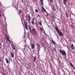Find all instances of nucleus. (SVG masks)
<instances>
[{"label":"nucleus","mask_w":75,"mask_h":75,"mask_svg":"<svg viewBox=\"0 0 75 75\" xmlns=\"http://www.w3.org/2000/svg\"><path fill=\"white\" fill-rule=\"evenodd\" d=\"M59 51L62 55H64V56L66 57L67 54H66V52H65V51L64 50H62L61 49H60Z\"/></svg>","instance_id":"obj_1"},{"label":"nucleus","mask_w":75,"mask_h":75,"mask_svg":"<svg viewBox=\"0 0 75 75\" xmlns=\"http://www.w3.org/2000/svg\"><path fill=\"white\" fill-rule=\"evenodd\" d=\"M11 54V56L12 58H14V54L13 53V52H12L11 51L10 52Z\"/></svg>","instance_id":"obj_2"},{"label":"nucleus","mask_w":75,"mask_h":75,"mask_svg":"<svg viewBox=\"0 0 75 75\" xmlns=\"http://www.w3.org/2000/svg\"><path fill=\"white\" fill-rule=\"evenodd\" d=\"M28 22L29 23H30V20H31V18L30 17V16L29 14H28Z\"/></svg>","instance_id":"obj_3"},{"label":"nucleus","mask_w":75,"mask_h":75,"mask_svg":"<svg viewBox=\"0 0 75 75\" xmlns=\"http://www.w3.org/2000/svg\"><path fill=\"white\" fill-rule=\"evenodd\" d=\"M36 45L38 47V51H40V48H41V47H40V45L39 43H36Z\"/></svg>","instance_id":"obj_4"},{"label":"nucleus","mask_w":75,"mask_h":75,"mask_svg":"<svg viewBox=\"0 0 75 75\" xmlns=\"http://www.w3.org/2000/svg\"><path fill=\"white\" fill-rule=\"evenodd\" d=\"M58 33L59 34V35L60 36H63V35H64L63 33L62 32H61V31H59V32Z\"/></svg>","instance_id":"obj_5"},{"label":"nucleus","mask_w":75,"mask_h":75,"mask_svg":"<svg viewBox=\"0 0 75 75\" xmlns=\"http://www.w3.org/2000/svg\"><path fill=\"white\" fill-rule=\"evenodd\" d=\"M72 50H75V47H74V44L72 43L70 46Z\"/></svg>","instance_id":"obj_6"},{"label":"nucleus","mask_w":75,"mask_h":75,"mask_svg":"<svg viewBox=\"0 0 75 75\" xmlns=\"http://www.w3.org/2000/svg\"><path fill=\"white\" fill-rule=\"evenodd\" d=\"M31 47L32 49H34V48H35V45H34V43H33L32 45H31V43L30 44Z\"/></svg>","instance_id":"obj_7"},{"label":"nucleus","mask_w":75,"mask_h":75,"mask_svg":"<svg viewBox=\"0 0 75 75\" xmlns=\"http://www.w3.org/2000/svg\"><path fill=\"white\" fill-rule=\"evenodd\" d=\"M28 67L29 68H31V63L30 62H28Z\"/></svg>","instance_id":"obj_8"},{"label":"nucleus","mask_w":75,"mask_h":75,"mask_svg":"<svg viewBox=\"0 0 75 75\" xmlns=\"http://www.w3.org/2000/svg\"><path fill=\"white\" fill-rule=\"evenodd\" d=\"M63 3L65 5L66 4V3L67 2V0H63Z\"/></svg>","instance_id":"obj_9"},{"label":"nucleus","mask_w":75,"mask_h":75,"mask_svg":"<svg viewBox=\"0 0 75 75\" xmlns=\"http://www.w3.org/2000/svg\"><path fill=\"white\" fill-rule=\"evenodd\" d=\"M55 29L57 31V32L58 33L59 32V31H60V30H59V29H58V28H57V27L56 28H55Z\"/></svg>","instance_id":"obj_10"},{"label":"nucleus","mask_w":75,"mask_h":75,"mask_svg":"<svg viewBox=\"0 0 75 75\" xmlns=\"http://www.w3.org/2000/svg\"><path fill=\"white\" fill-rule=\"evenodd\" d=\"M27 23L26 22L25 23V27L26 28V30H27Z\"/></svg>","instance_id":"obj_11"},{"label":"nucleus","mask_w":75,"mask_h":75,"mask_svg":"<svg viewBox=\"0 0 75 75\" xmlns=\"http://www.w3.org/2000/svg\"><path fill=\"white\" fill-rule=\"evenodd\" d=\"M6 38L7 40L8 41H9V42H10V40L8 38V37L7 36V35H6Z\"/></svg>","instance_id":"obj_12"},{"label":"nucleus","mask_w":75,"mask_h":75,"mask_svg":"<svg viewBox=\"0 0 75 75\" xmlns=\"http://www.w3.org/2000/svg\"><path fill=\"white\" fill-rule=\"evenodd\" d=\"M36 56H35L33 57V62H35L36 61Z\"/></svg>","instance_id":"obj_13"},{"label":"nucleus","mask_w":75,"mask_h":75,"mask_svg":"<svg viewBox=\"0 0 75 75\" xmlns=\"http://www.w3.org/2000/svg\"><path fill=\"white\" fill-rule=\"evenodd\" d=\"M5 60L6 61V62L7 64H8L9 62H8V59H7V58H5Z\"/></svg>","instance_id":"obj_14"},{"label":"nucleus","mask_w":75,"mask_h":75,"mask_svg":"<svg viewBox=\"0 0 75 75\" xmlns=\"http://www.w3.org/2000/svg\"><path fill=\"white\" fill-rule=\"evenodd\" d=\"M31 23L32 24H33V25H34V24L35 23H34V20H31Z\"/></svg>","instance_id":"obj_15"},{"label":"nucleus","mask_w":75,"mask_h":75,"mask_svg":"<svg viewBox=\"0 0 75 75\" xmlns=\"http://www.w3.org/2000/svg\"><path fill=\"white\" fill-rule=\"evenodd\" d=\"M52 41L53 43V44H54V45H56L57 44H56V43H55V41H53V40H52Z\"/></svg>","instance_id":"obj_16"},{"label":"nucleus","mask_w":75,"mask_h":75,"mask_svg":"<svg viewBox=\"0 0 75 75\" xmlns=\"http://www.w3.org/2000/svg\"><path fill=\"white\" fill-rule=\"evenodd\" d=\"M66 15L67 18H69V16H68V14L67 13V12H66Z\"/></svg>","instance_id":"obj_17"},{"label":"nucleus","mask_w":75,"mask_h":75,"mask_svg":"<svg viewBox=\"0 0 75 75\" xmlns=\"http://www.w3.org/2000/svg\"><path fill=\"white\" fill-rule=\"evenodd\" d=\"M42 10H43L44 12H46V10H45V8H44V7H42Z\"/></svg>","instance_id":"obj_18"},{"label":"nucleus","mask_w":75,"mask_h":75,"mask_svg":"<svg viewBox=\"0 0 75 75\" xmlns=\"http://www.w3.org/2000/svg\"><path fill=\"white\" fill-rule=\"evenodd\" d=\"M70 64V65H71V67H72V68H74V66L71 63Z\"/></svg>","instance_id":"obj_19"},{"label":"nucleus","mask_w":75,"mask_h":75,"mask_svg":"<svg viewBox=\"0 0 75 75\" xmlns=\"http://www.w3.org/2000/svg\"><path fill=\"white\" fill-rule=\"evenodd\" d=\"M39 24L40 25H42V23H41V21H40L39 22Z\"/></svg>","instance_id":"obj_20"},{"label":"nucleus","mask_w":75,"mask_h":75,"mask_svg":"<svg viewBox=\"0 0 75 75\" xmlns=\"http://www.w3.org/2000/svg\"><path fill=\"white\" fill-rule=\"evenodd\" d=\"M40 30H41V31H44V29L41 27H40Z\"/></svg>","instance_id":"obj_21"},{"label":"nucleus","mask_w":75,"mask_h":75,"mask_svg":"<svg viewBox=\"0 0 75 75\" xmlns=\"http://www.w3.org/2000/svg\"><path fill=\"white\" fill-rule=\"evenodd\" d=\"M42 5H43V0H40Z\"/></svg>","instance_id":"obj_22"},{"label":"nucleus","mask_w":75,"mask_h":75,"mask_svg":"<svg viewBox=\"0 0 75 75\" xmlns=\"http://www.w3.org/2000/svg\"><path fill=\"white\" fill-rule=\"evenodd\" d=\"M53 49L54 51H56V48L55 47L53 48Z\"/></svg>","instance_id":"obj_23"},{"label":"nucleus","mask_w":75,"mask_h":75,"mask_svg":"<svg viewBox=\"0 0 75 75\" xmlns=\"http://www.w3.org/2000/svg\"><path fill=\"white\" fill-rule=\"evenodd\" d=\"M18 13H20V14H21V13L22 12H21V10H20L19 11H18Z\"/></svg>","instance_id":"obj_24"},{"label":"nucleus","mask_w":75,"mask_h":75,"mask_svg":"<svg viewBox=\"0 0 75 75\" xmlns=\"http://www.w3.org/2000/svg\"><path fill=\"white\" fill-rule=\"evenodd\" d=\"M32 31H35V28H34L32 29Z\"/></svg>","instance_id":"obj_25"},{"label":"nucleus","mask_w":75,"mask_h":75,"mask_svg":"<svg viewBox=\"0 0 75 75\" xmlns=\"http://www.w3.org/2000/svg\"><path fill=\"white\" fill-rule=\"evenodd\" d=\"M30 31V33L31 34H33V33H32V31H31V29H29Z\"/></svg>","instance_id":"obj_26"},{"label":"nucleus","mask_w":75,"mask_h":75,"mask_svg":"<svg viewBox=\"0 0 75 75\" xmlns=\"http://www.w3.org/2000/svg\"><path fill=\"white\" fill-rule=\"evenodd\" d=\"M35 11L36 13H38V9H36L35 10Z\"/></svg>","instance_id":"obj_27"},{"label":"nucleus","mask_w":75,"mask_h":75,"mask_svg":"<svg viewBox=\"0 0 75 75\" xmlns=\"http://www.w3.org/2000/svg\"><path fill=\"white\" fill-rule=\"evenodd\" d=\"M71 28H74V25H72L71 26Z\"/></svg>","instance_id":"obj_28"},{"label":"nucleus","mask_w":75,"mask_h":75,"mask_svg":"<svg viewBox=\"0 0 75 75\" xmlns=\"http://www.w3.org/2000/svg\"><path fill=\"white\" fill-rule=\"evenodd\" d=\"M12 48L13 50H15V48H14V47H12Z\"/></svg>","instance_id":"obj_29"},{"label":"nucleus","mask_w":75,"mask_h":75,"mask_svg":"<svg viewBox=\"0 0 75 75\" xmlns=\"http://www.w3.org/2000/svg\"><path fill=\"white\" fill-rule=\"evenodd\" d=\"M53 0H50V2H51L52 3V2H53Z\"/></svg>","instance_id":"obj_30"},{"label":"nucleus","mask_w":75,"mask_h":75,"mask_svg":"<svg viewBox=\"0 0 75 75\" xmlns=\"http://www.w3.org/2000/svg\"><path fill=\"white\" fill-rule=\"evenodd\" d=\"M28 27L29 29H31V27H30V25H28Z\"/></svg>","instance_id":"obj_31"},{"label":"nucleus","mask_w":75,"mask_h":75,"mask_svg":"<svg viewBox=\"0 0 75 75\" xmlns=\"http://www.w3.org/2000/svg\"><path fill=\"white\" fill-rule=\"evenodd\" d=\"M52 19H54V15H53L52 16Z\"/></svg>","instance_id":"obj_32"},{"label":"nucleus","mask_w":75,"mask_h":75,"mask_svg":"<svg viewBox=\"0 0 75 75\" xmlns=\"http://www.w3.org/2000/svg\"><path fill=\"white\" fill-rule=\"evenodd\" d=\"M62 71L63 72L64 74H65V71H64V70H62Z\"/></svg>","instance_id":"obj_33"},{"label":"nucleus","mask_w":75,"mask_h":75,"mask_svg":"<svg viewBox=\"0 0 75 75\" xmlns=\"http://www.w3.org/2000/svg\"><path fill=\"white\" fill-rule=\"evenodd\" d=\"M53 10H54V11H55V8H53Z\"/></svg>","instance_id":"obj_34"},{"label":"nucleus","mask_w":75,"mask_h":75,"mask_svg":"<svg viewBox=\"0 0 75 75\" xmlns=\"http://www.w3.org/2000/svg\"><path fill=\"white\" fill-rule=\"evenodd\" d=\"M11 47L12 48L13 47V45H11Z\"/></svg>","instance_id":"obj_35"},{"label":"nucleus","mask_w":75,"mask_h":75,"mask_svg":"<svg viewBox=\"0 0 75 75\" xmlns=\"http://www.w3.org/2000/svg\"><path fill=\"white\" fill-rule=\"evenodd\" d=\"M38 16L39 17H40V15H38Z\"/></svg>","instance_id":"obj_36"},{"label":"nucleus","mask_w":75,"mask_h":75,"mask_svg":"<svg viewBox=\"0 0 75 75\" xmlns=\"http://www.w3.org/2000/svg\"><path fill=\"white\" fill-rule=\"evenodd\" d=\"M1 16V15H0V16Z\"/></svg>","instance_id":"obj_37"},{"label":"nucleus","mask_w":75,"mask_h":75,"mask_svg":"<svg viewBox=\"0 0 75 75\" xmlns=\"http://www.w3.org/2000/svg\"><path fill=\"white\" fill-rule=\"evenodd\" d=\"M29 47V49H30V47Z\"/></svg>","instance_id":"obj_38"},{"label":"nucleus","mask_w":75,"mask_h":75,"mask_svg":"<svg viewBox=\"0 0 75 75\" xmlns=\"http://www.w3.org/2000/svg\"><path fill=\"white\" fill-rule=\"evenodd\" d=\"M22 1H23V0H22Z\"/></svg>","instance_id":"obj_39"},{"label":"nucleus","mask_w":75,"mask_h":75,"mask_svg":"<svg viewBox=\"0 0 75 75\" xmlns=\"http://www.w3.org/2000/svg\"><path fill=\"white\" fill-rule=\"evenodd\" d=\"M21 17V19H22V18H21V17Z\"/></svg>","instance_id":"obj_40"},{"label":"nucleus","mask_w":75,"mask_h":75,"mask_svg":"<svg viewBox=\"0 0 75 75\" xmlns=\"http://www.w3.org/2000/svg\"><path fill=\"white\" fill-rule=\"evenodd\" d=\"M23 26H24V25H23Z\"/></svg>","instance_id":"obj_41"}]
</instances>
